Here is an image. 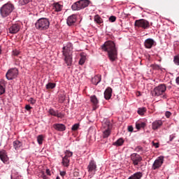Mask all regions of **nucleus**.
<instances>
[{"label":"nucleus","mask_w":179,"mask_h":179,"mask_svg":"<svg viewBox=\"0 0 179 179\" xmlns=\"http://www.w3.org/2000/svg\"><path fill=\"white\" fill-rule=\"evenodd\" d=\"M101 48L103 51L108 53V59L110 62H115L118 59V48L115 46V43L113 41H106Z\"/></svg>","instance_id":"nucleus-1"},{"label":"nucleus","mask_w":179,"mask_h":179,"mask_svg":"<svg viewBox=\"0 0 179 179\" xmlns=\"http://www.w3.org/2000/svg\"><path fill=\"white\" fill-rule=\"evenodd\" d=\"M62 55L64 57V62L67 66L71 67L73 62V44L68 42L65 46L62 48Z\"/></svg>","instance_id":"nucleus-2"},{"label":"nucleus","mask_w":179,"mask_h":179,"mask_svg":"<svg viewBox=\"0 0 179 179\" xmlns=\"http://www.w3.org/2000/svg\"><path fill=\"white\" fill-rule=\"evenodd\" d=\"M15 10V4L11 1H8L0 8V15L3 19L10 16L12 12Z\"/></svg>","instance_id":"nucleus-3"},{"label":"nucleus","mask_w":179,"mask_h":179,"mask_svg":"<svg viewBox=\"0 0 179 179\" xmlns=\"http://www.w3.org/2000/svg\"><path fill=\"white\" fill-rule=\"evenodd\" d=\"M36 30L45 31L50 29V20L47 17L39 18L35 23Z\"/></svg>","instance_id":"nucleus-4"},{"label":"nucleus","mask_w":179,"mask_h":179,"mask_svg":"<svg viewBox=\"0 0 179 179\" xmlns=\"http://www.w3.org/2000/svg\"><path fill=\"white\" fill-rule=\"evenodd\" d=\"M90 5V0H79L73 3L71 6L72 10H81V9H85Z\"/></svg>","instance_id":"nucleus-5"},{"label":"nucleus","mask_w":179,"mask_h":179,"mask_svg":"<svg viewBox=\"0 0 179 179\" xmlns=\"http://www.w3.org/2000/svg\"><path fill=\"white\" fill-rule=\"evenodd\" d=\"M166 90H167L166 84H159L155 87L152 91H151V94L153 97H159V96L164 94V93H166Z\"/></svg>","instance_id":"nucleus-6"},{"label":"nucleus","mask_w":179,"mask_h":179,"mask_svg":"<svg viewBox=\"0 0 179 179\" xmlns=\"http://www.w3.org/2000/svg\"><path fill=\"white\" fill-rule=\"evenodd\" d=\"M111 127L112 125L110 120H106L102 124V128L104 129V130H103V135H102L103 139L108 138V136L111 135Z\"/></svg>","instance_id":"nucleus-7"},{"label":"nucleus","mask_w":179,"mask_h":179,"mask_svg":"<svg viewBox=\"0 0 179 179\" xmlns=\"http://www.w3.org/2000/svg\"><path fill=\"white\" fill-rule=\"evenodd\" d=\"M135 27H138L143 29V30H148L150 27V24L149 21L145 19L136 20L134 22Z\"/></svg>","instance_id":"nucleus-8"},{"label":"nucleus","mask_w":179,"mask_h":179,"mask_svg":"<svg viewBox=\"0 0 179 179\" xmlns=\"http://www.w3.org/2000/svg\"><path fill=\"white\" fill-rule=\"evenodd\" d=\"M19 75V69L17 68H11L8 70L6 73V78L8 80H13V79H16Z\"/></svg>","instance_id":"nucleus-9"},{"label":"nucleus","mask_w":179,"mask_h":179,"mask_svg":"<svg viewBox=\"0 0 179 179\" xmlns=\"http://www.w3.org/2000/svg\"><path fill=\"white\" fill-rule=\"evenodd\" d=\"M22 29V22H16L14 24H12L10 27L8 28V33L10 34H17V33H19L20 31V29Z\"/></svg>","instance_id":"nucleus-10"},{"label":"nucleus","mask_w":179,"mask_h":179,"mask_svg":"<svg viewBox=\"0 0 179 179\" xmlns=\"http://www.w3.org/2000/svg\"><path fill=\"white\" fill-rule=\"evenodd\" d=\"M164 163V156L160 155L154 162L152 165V170H159Z\"/></svg>","instance_id":"nucleus-11"},{"label":"nucleus","mask_w":179,"mask_h":179,"mask_svg":"<svg viewBox=\"0 0 179 179\" xmlns=\"http://www.w3.org/2000/svg\"><path fill=\"white\" fill-rule=\"evenodd\" d=\"M130 160H131L134 166H138L142 162V157L138 153H132L130 155Z\"/></svg>","instance_id":"nucleus-12"},{"label":"nucleus","mask_w":179,"mask_h":179,"mask_svg":"<svg viewBox=\"0 0 179 179\" xmlns=\"http://www.w3.org/2000/svg\"><path fill=\"white\" fill-rule=\"evenodd\" d=\"M49 115H52V117H57V118H64L65 113L59 112L58 110H55L52 108H50L48 111Z\"/></svg>","instance_id":"nucleus-13"},{"label":"nucleus","mask_w":179,"mask_h":179,"mask_svg":"<svg viewBox=\"0 0 179 179\" xmlns=\"http://www.w3.org/2000/svg\"><path fill=\"white\" fill-rule=\"evenodd\" d=\"M156 41L152 38H148L144 41V47L148 50H150V48L152 47H156Z\"/></svg>","instance_id":"nucleus-14"},{"label":"nucleus","mask_w":179,"mask_h":179,"mask_svg":"<svg viewBox=\"0 0 179 179\" xmlns=\"http://www.w3.org/2000/svg\"><path fill=\"white\" fill-rule=\"evenodd\" d=\"M151 127L153 131H157V129H160L162 127H163V120H155L154 122H152Z\"/></svg>","instance_id":"nucleus-15"},{"label":"nucleus","mask_w":179,"mask_h":179,"mask_svg":"<svg viewBox=\"0 0 179 179\" xmlns=\"http://www.w3.org/2000/svg\"><path fill=\"white\" fill-rule=\"evenodd\" d=\"M76 20H78V15L73 14L68 17L66 24L68 26H73L76 23Z\"/></svg>","instance_id":"nucleus-16"},{"label":"nucleus","mask_w":179,"mask_h":179,"mask_svg":"<svg viewBox=\"0 0 179 179\" xmlns=\"http://www.w3.org/2000/svg\"><path fill=\"white\" fill-rule=\"evenodd\" d=\"M0 159L4 164H8V162H9V157H8V152L6 150H2L0 151Z\"/></svg>","instance_id":"nucleus-17"},{"label":"nucleus","mask_w":179,"mask_h":179,"mask_svg":"<svg viewBox=\"0 0 179 179\" xmlns=\"http://www.w3.org/2000/svg\"><path fill=\"white\" fill-rule=\"evenodd\" d=\"M90 101L92 103L93 111L97 110V108H99V99H97V96H96V95H92L90 96Z\"/></svg>","instance_id":"nucleus-18"},{"label":"nucleus","mask_w":179,"mask_h":179,"mask_svg":"<svg viewBox=\"0 0 179 179\" xmlns=\"http://www.w3.org/2000/svg\"><path fill=\"white\" fill-rule=\"evenodd\" d=\"M53 128L55 131L58 132H64V131L66 130V127L64 124L56 123L53 124Z\"/></svg>","instance_id":"nucleus-19"},{"label":"nucleus","mask_w":179,"mask_h":179,"mask_svg":"<svg viewBox=\"0 0 179 179\" xmlns=\"http://www.w3.org/2000/svg\"><path fill=\"white\" fill-rule=\"evenodd\" d=\"M104 99L105 100H110L113 96V88L108 87L104 91Z\"/></svg>","instance_id":"nucleus-20"},{"label":"nucleus","mask_w":179,"mask_h":179,"mask_svg":"<svg viewBox=\"0 0 179 179\" xmlns=\"http://www.w3.org/2000/svg\"><path fill=\"white\" fill-rule=\"evenodd\" d=\"M6 92V84L5 83V80H1L0 81V96H2V94H5Z\"/></svg>","instance_id":"nucleus-21"},{"label":"nucleus","mask_w":179,"mask_h":179,"mask_svg":"<svg viewBox=\"0 0 179 179\" xmlns=\"http://www.w3.org/2000/svg\"><path fill=\"white\" fill-rule=\"evenodd\" d=\"M91 82L93 85H97L100 82H101V76L100 75H96L93 77L91 80Z\"/></svg>","instance_id":"nucleus-22"},{"label":"nucleus","mask_w":179,"mask_h":179,"mask_svg":"<svg viewBox=\"0 0 179 179\" xmlns=\"http://www.w3.org/2000/svg\"><path fill=\"white\" fill-rule=\"evenodd\" d=\"M143 177V173L142 172H136L133 175H131L130 177L128 178V179H141Z\"/></svg>","instance_id":"nucleus-23"},{"label":"nucleus","mask_w":179,"mask_h":179,"mask_svg":"<svg viewBox=\"0 0 179 179\" xmlns=\"http://www.w3.org/2000/svg\"><path fill=\"white\" fill-rule=\"evenodd\" d=\"M13 148L15 150H19L22 146H23V143L20 142L19 140H15L13 141Z\"/></svg>","instance_id":"nucleus-24"},{"label":"nucleus","mask_w":179,"mask_h":179,"mask_svg":"<svg viewBox=\"0 0 179 179\" xmlns=\"http://www.w3.org/2000/svg\"><path fill=\"white\" fill-rule=\"evenodd\" d=\"M124 142H125V140H124V138H120L115 142L113 143L112 145H113V146L120 147V146H122V145H124Z\"/></svg>","instance_id":"nucleus-25"},{"label":"nucleus","mask_w":179,"mask_h":179,"mask_svg":"<svg viewBox=\"0 0 179 179\" xmlns=\"http://www.w3.org/2000/svg\"><path fill=\"white\" fill-rule=\"evenodd\" d=\"M53 8H55L56 12H61L64 6L59 2H55L53 3Z\"/></svg>","instance_id":"nucleus-26"},{"label":"nucleus","mask_w":179,"mask_h":179,"mask_svg":"<svg viewBox=\"0 0 179 179\" xmlns=\"http://www.w3.org/2000/svg\"><path fill=\"white\" fill-rule=\"evenodd\" d=\"M146 127V122H137L136 123V129H143Z\"/></svg>","instance_id":"nucleus-27"},{"label":"nucleus","mask_w":179,"mask_h":179,"mask_svg":"<svg viewBox=\"0 0 179 179\" xmlns=\"http://www.w3.org/2000/svg\"><path fill=\"white\" fill-rule=\"evenodd\" d=\"M57 87V83L49 82L45 85V89L47 90H51L52 89H55Z\"/></svg>","instance_id":"nucleus-28"},{"label":"nucleus","mask_w":179,"mask_h":179,"mask_svg":"<svg viewBox=\"0 0 179 179\" xmlns=\"http://www.w3.org/2000/svg\"><path fill=\"white\" fill-rule=\"evenodd\" d=\"M96 169H97V165H96V162L94 161L90 162V172L92 174H94L96 172Z\"/></svg>","instance_id":"nucleus-29"},{"label":"nucleus","mask_w":179,"mask_h":179,"mask_svg":"<svg viewBox=\"0 0 179 179\" xmlns=\"http://www.w3.org/2000/svg\"><path fill=\"white\" fill-rule=\"evenodd\" d=\"M94 22L96 24H101V23H103V20L101 19V17H100V15H96L94 17Z\"/></svg>","instance_id":"nucleus-30"},{"label":"nucleus","mask_w":179,"mask_h":179,"mask_svg":"<svg viewBox=\"0 0 179 179\" xmlns=\"http://www.w3.org/2000/svg\"><path fill=\"white\" fill-rule=\"evenodd\" d=\"M31 2H33V0H19L18 3L20 6H26V5Z\"/></svg>","instance_id":"nucleus-31"},{"label":"nucleus","mask_w":179,"mask_h":179,"mask_svg":"<svg viewBox=\"0 0 179 179\" xmlns=\"http://www.w3.org/2000/svg\"><path fill=\"white\" fill-rule=\"evenodd\" d=\"M146 111H148L146 107H141L138 108L137 113L138 115H145V113H146Z\"/></svg>","instance_id":"nucleus-32"},{"label":"nucleus","mask_w":179,"mask_h":179,"mask_svg":"<svg viewBox=\"0 0 179 179\" xmlns=\"http://www.w3.org/2000/svg\"><path fill=\"white\" fill-rule=\"evenodd\" d=\"M85 62H86V55L84 54H80V58L78 62L79 65H84Z\"/></svg>","instance_id":"nucleus-33"},{"label":"nucleus","mask_w":179,"mask_h":179,"mask_svg":"<svg viewBox=\"0 0 179 179\" xmlns=\"http://www.w3.org/2000/svg\"><path fill=\"white\" fill-rule=\"evenodd\" d=\"M80 127V123H76L74 124L72 127H71V131L73 132H76V131H78L79 129V128Z\"/></svg>","instance_id":"nucleus-34"},{"label":"nucleus","mask_w":179,"mask_h":179,"mask_svg":"<svg viewBox=\"0 0 179 179\" xmlns=\"http://www.w3.org/2000/svg\"><path fill=\"white\" fill-rule=\"evenodd\" d=\"M66 100V95L62 94L59 96V103H64Z\"/></svg>","instance_id":"nucleus-35"},{"label":"nucleus","mask_w":179,"mask_h":179,"mask_svg":"<svg viewBox=\"0 0 179 179\" xmlns=\"http://www.w3.org/2000/svg\"><path fill=\"white\" fill-rule=\"evenodd\" d=\"M43 141H44V137L43 135H38L37 136V142L38 145H43Z\"/></svg>","instance_id":"nucleus-36"},{"label":"nucleus","mask_w":179,"mask_h":179,"mask_svg":"<svg viewBox=\"0 0 179 179\" xmlns=\"http://www.w3.org/2000/svg\"><path fill=\"white\" fill-rule=\"evenodd\" d=\"M71 160L69 159H64L62 161V164L64 166V167H69V163Z\"/></svg>","instance_id":"nucleus-37"},{"label":"nucleus","mask_w":179,"mask_h":179,"mask_svg":"<svg viewBox=\"0 0 179 179\" xmlns=\"http://www.w3.org/2000/svg\"><path fill=\"white\" fill-rule=\"evenodd\" d=\"M40 177H41V178H43V179H50V177H48V176H47V175H45V172H44V171H41Z\"/></svg>","instance_id":"nucleus-38"},{"label":"nucleus","mask_w":179,"mask_h":179,"mask_svg":"<svg viewBox=\"0 0 179 179\" xmlns=\"http://www.w3.org/2000/svg\"><path fill=\"white\" fill-rule=\"evenodd\" d=\"M150 66L154 71H159V69H160V66L159 64H151Z\"/></svg>","instance_id":"nucleus-39"},{"label":"nucleus","mask_w":179,"mask_h":179,"mask_svg":"<svg viewBox=\"0 0 179 179\" xmlns=\"http://www.w3.org/2000/svg\"><path fill=\"white\" fill-rule=\"evenodd\" d=\"M29 103H30V104H31L32 106H34V104H36V100L34 99L33 97L29 98V99H28Z\"/></svg>","instance_id":"nucleus-40"},{"label":"nucleus","mask_w":179,"mask_h":179,"mask_svg":"<svg viewBox=\"0 0 179 179\" xmlns=\"http://www.w3.org/2000/svg\"><path fill=\"white\" fill-rule=\"evenodd\" d=\"M12 54H13V55H14V57H17V55H20V51L15 49V50H13Z\"/></svg>","instance_id":"nucleus-41"},{"label":"nucleus","mask_w":179,"mask_h":179,"mask_svg":"<svg viewBox=\"0 0 179 179\" xmlns=\"http://www.w3.org/2000/svg\"><path fill=\"white\" fill-rule=\"evenodd\" d=\"M109 22H110L111 23H114V22H115V20H117V17L114 16V15H111L109 19H108Z\"/></svg>","instance_id":"nucleus-42"},{"label":"nucleus","mask_w":179,"mask_h":179,"mask_svg":"<svg viewBox=\"0 0 179 179\" xmlns=\"http://www.w3.org/2000/svg\"><path fill=\"white\" fill-rule=\"evenodd\" d=\"M65 154L69 157H72L73 156V152H71L70 150H66Z\"/></svg>","instance_id":"nucleus-43"},{"label":"nucleus","mask_w":179,"mask_h":179,"mask_svg":"<svg viewBox=\"0 0 179 179\" xmlns=\"http://www.w3.org/2000/svg\"><path fill=\"white\" fill-rule=\"evenodd\" d=\"M176 136V133L171 134L169 136V142H173V141H174Z\"/></svg>","instance_id":"nucleus-44"},{"label":"nucleus","mask_w":179,"mask_h":179,"mask_svg":"<svg viewBox=\"0 0 179 179\" xmlns=\"http://www.w3.org/2000/svg\"><path fill=\"white\" fill-rule=\"evenodd\" d=\"M171 115H172L171 112H170V111H166L165 112V117L166 118H170L171 117Z\"/></svg>","instance_id":"nucleus-45"},{"label":"nucleus","mask_w":179,"mask_h":179,"mask_svg":"<svg viewBox=\"0 0 179 179\" xmlns=\"http://www.w3.org/2000/svg\"><path fill=\"white\" fill-rule=\"evenodd\" d=\"M59 175L61 176V177H62V178H64V177H65V176H66V171H59Z\"/></svg>","instance_id":"nucleus-46"},{"label":"nucleus","mask_w":179,"mask_h":179,"mask_svg":"<svg viewBox=\"0 0 179 179\" xmlns=\"http://www.w3.org/2000/svg\"><path fill=\"white\" fill-rule=\"evenodd\" d=\"M142 150H143V148H142V146L138 145L136 148V152H142Z\"/></svg>","instance_id":"nucleus-47"},{"label":"nucleus","mask_w":179,"mask_h":179,"mask_svg":"<svg viewBox=\"0 0 179 179\" xmlns=\"http://www.w3.org/2000/svg\"><path fill=\"white\" fill-rule=\"evenodd\" d=\"M31 108H33L31 106H30L29 104L25 106V110H27V111H30V110H31Z\"/></svg>","instance_id":"nucleus-48"},{"label":"nucleus","mask_w":179,"mask_h":179,"mask_svg":"<svg viewBox=\"0 0 179 179\" xmlns=\"http://www.w3.org/2000/svg\"><path fill=\"white\" fill-rule=\"evenodd\" d=\"M152 145L155 147L156 149H157L159 146V143H155V141H152Z\"/></svg>","instance_id":"nucleus-49"},{"label":"nucleus","mask_w":179,"mask_h":179,"mask_svg":"<svg viewBox=\"0 0 179 179\" xmlns=\"http://www.w3.org/2000/svg\"><path fill=\"white\" fill-rule=\"evenodd\" d=\"M128 131L129 132H134V127L128 126Z\"/></svg>","instance_id":"nucleus-50"},{"label":"nucleus","mask_w":179,"mask_h":179,"mask_svg":"<svg viewBox=\"0 0 179 179\" xmlns=\"http://www.w3.org/2000/svg\"><path fill=\"white\" fill-rule=\"evenodd\" d=\"M45 173H46L47 176H49L50 177V176H51V171L50 170V169H47Z\"/></svg>","instance_id":"nucleus-51"},{"label":"nucleus","mask_w":179,"mask_h":179,"mask_svg":"<svg viewBox=\"0 0 179 179\" xmlns=\"http://www.w3.org/2000/svg\"><path fill=\"white\" fill-rule=\"evenodd\" d=\"M176 85H179V76L176 78Z\"/></svg>","instance_id":"nucleus-52"},{"label":"nucleus","mask_w":179,"mask_h":179,"mask_svg":"<svg viewBox=\"0 0 179 179\" xmlns=\"http://www.w3.org/2000/svg\"><path fill=\"white\" fill-rule=\"evenodd\" d=\"M69 157L66 155L64 157H62V160H68Z\"/></svg>","instance_id":"nucleus-53"},{"label":"nucleus","mask_w":179,"mask_h":179,"mask_svg":"<svg viewBox=\"0 0 179 179\" xmlns=\"http://www.w3.org/2000/svg\"><path fill=\"white\" fill-rule=\"evenodd\" d=\"M96 9V6L91 5V10H94Z\"/></svg>","instance_id":"nucleus-54"},{"label":"nucleus","mask_w":179,"mask_h":179,"mask_svg":"<svg viewBox=\"0 0 179 179\" xmlns=\"http://www.w3.org/2000/svg\"><path fill=\"white\" fill-rule=\"evenodd\" d=\"M162 99H167V95L166 94H162Z\"/></svg>","instance_id":"nucleus-55"},{"label":"nucleus","mask_w":179,"mask_h":179,"mask_svg":"<svg viewBox=\"0 0 179 179\" xmlns=\"http://www.w3.org/2000/svg\"><path fill=\"white\" fill-rule=\"evenodd\" d=\"M87 170L89 172H90V163L87 166Z\"/></svg>","instance_id":"nucleus-56"},{"label":"nucleus","mask_w":179,"mask_h":179,"mask_svg":"<svg viewBox=\"0 0 179 179\" xmlns=\"http://www.w3.org/2000/svg\"><path fill=\"white\" fill-rule=\"evenodd\" d=\"M1 54H2V47L1 46H0V55H1Z\"/></svg>","instance_id":"nucleus-57"},{"label":"nucleus","mask_w":179,"mask_h":179,"mask_svg":"<svg viewBox=\"0 0 179 179\" xmlns=\"http://www.w3.org/2000/svg\"><path fill=\"white\" fill-rule=\"evenodd\" d=\"M56 179H61V178H60L59 176H57L56 177Z\"/></svg>","instance_id":"nucleus-58"},{"label":"nucleus","mask_w":179,"mask_h":179,"mask_svg":"<svg viewBox=\"0 0 179 179\" xmlns=\"http://www.w3.org/2000/svg\"><path fill=\"white\" fill-rule=\"evenodd\" d=\"M0 34H1V31H0Z\"/></svg>","instance_id":"nucleus-59"}]
</instances>
